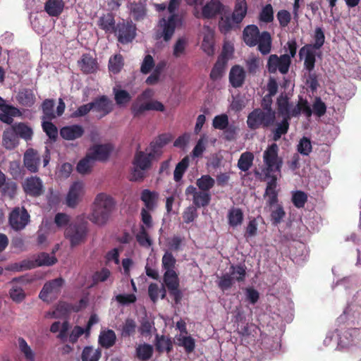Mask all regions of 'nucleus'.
<instances>
[{
    "label": "nucleus",
    "instance_id": "obj_22",
    "mask_svg": "<svg viewBox=\"0 0 361 361\" xmlns=\"http://www.w3.org/2000/svg\"><path fill=\"white\" fill-rule=\"evenodd\" d=\"M130 14L136 21L142 20L147 15L146 0L144 1H133L128 4Z\"/></svg>",
    "mask_w": 361,
    "mask_h": 361
},
{
    "label": "nucleus",
    "instance_id": "obj_39",
    "mask_svg": "<svg viewBox=\"0 0 361 361\" xmlns=\"http://www.w3.org/2000/svg\"><path fill=\"white\" fill-rule=\"evenodd\" d=\"M137 329V324L132 318H127L121 328V336L123 338H128L135 335Z\"/></svg>",
    "mask_w": 361,
    "mask_h": 361
},
{
    "label": "nucleus",
    "instance_id": "obj_42",
    "mask_svg": "<svg viewBox=\"0 0 361 361\" xmlns=\"http://www.w3.org/2000/svg\"><path fill=\"white\" fill-rule=\"evenodd\" d=\"M102 352L99 349H94L92 346H85L81 354L82 361H99Z\"/></svg>",
    "mask_w": 361,
    "mask_h": 361
},
{
    "label": "nucleus",
    "instance_id": "obj_37",
    "mask_svg": "<svg viewBox=\"0 0 361 361\" xmlns=\"http://www.w3.org/2000/svg\"><path fill=\"white\" fill-rule=\"evenodd\" d=\"M201 47L208 56L214 54V34L211 30L204 34Z\"/></svg>",
    "mask_w": 361,
    "mask_h": 361
},
{
    "label": "nucleus",
    "instance_id": "obj_26",
    "mask_svg": "<svg viewBox=\"0 0 361 361\" xmlns=\"http://www.w3.org/2000/svg\"><path fill=\"white\" fill-rule=\"evenodd\" d=\"M159 195L156 192L145 189L141 192V200L144 202L145 207L149 211H153L156 206Z\"/></svg>",
    "mask_w": 361,
    "mask_h": 361
},
{
    "label": "nucleus",
    "instance_id": "obj_1",
    "mask_svg": "<svg viewBox=\"0 0 361 361\" xmlns=\"http://www.w3.org/2000/svg\"><path fill=\"white\" fill-rule=\"evenodd\" d=\"M182 0H169L168 5L166 3L154 4V6L157 12L164 11L167 9L168 16H162L157 23L158 30L156 32L157 39H163L169 42L173 36L176 29L182 27L183 17L177 13Z\"/></svg>",
    "mask_w": 361,
    "mask_h": 361
},
{
    "label": "nucleus",
    "instance_id": "obj_41",
    "mask_svg": "<svg viewBox=\"0 0 361 361\" xmlns=\"http://www.w3.org/2000/svg\"><path fill=\"white\" fill-rule=\"evenodd\" d=\"M228 273L232 276L233 282L236 281L239 283L243 282L245 280L247 274L246 268L245 265L242 264H232L230 267Z\"/></svg>",
    "mask_w": 361,
    "mask_h": 361
},
{
    "label": "nucleus",
    "instance_id": "obj_40",
    "mask_svg": "<svg viewBox=\"0 0 361 361\" xmlns=\"http://www.w3.org/2000/svg\"><path fill=\"white\" fill-rule=\"evenodd\" d=\"M254 154L250 152H245L241 154L238 161V167L242 171H247L252 166Z\"/></svg>",
    "mask_w": 361,
    "mask_h": 361
},
{
    "label": "nucleus",
    "instance_id": "obj_24",
    "mask_svg": "<svg viewBox=\"0 0 361 361\" xmlns=\"http://www.w3.org/2000/svg\"><path fill=\"white\" fill-rule=\"evenodd\" d=\"M257 50L262 55H267L271 52L272 47V38L268 31H263L257 40Z\"/></svg>",
    "mask_w": 361,
    "mask_h": 361
},
{
    "label": "nucleus",
    "instance_id": "obj_38",
    "mask_svg": "<svg viewBox=\"0 0 361 361\" xmlns=\"http://www.w3.org/2000/svg\"><path fill=\"white\" fill-rule=\"evenodd\" d=\"M243 212L241 209L233 207L228 213V224L231 227H236L243 221Z\"/></svg>",
    "mask_w": 361,
    "mask_h": 361
},
{
    "label": "nucleus",
    "instance_id": "obj_52",
    "mask_svg": "<svg viewBox=\"0 0 361 361\" xmlns=\"http://www.w3.org/2000/svg\"><path fill=\"white\" fill-rule=\"evenodd\" d=\"M226 61L218 59L215 63L210 73V78L212 80H216L221 78L223 75L225 68Z\"/></svg>",
    "mask_w": 361,
    "mask_h": 361
},
{
    "label": "nucleus",
    "instance_id": "obj_3",
    "mask_svg": "<svg viewBox=\"0 0 361 361\" xmlns=\"http://www.w3.org/2000/svg\"><path fill=\"white\" fill-rule=\"evenodd\" d=\"M115 209L114 199L106 193L100 192L94 200L90 220L97 226H104L110 219Z\"/></svg>",
    "mask_w": 361,
    "mask_h": 361
},
{
    "label": "nucleus",
    "instance_id": "obj_4",
    "mask_svg": "<svg viewBox=\"0 0 361 361\" xmlns=\"http://www.w3.org/2000/svg\"><path fill=\"white\" fill-rule=\"evenodd\" d=\"M278 112L282 116L288 118L298 117L301 113H303L307 117L312 116V110L307 101L300 98L298 104L293 106L289 102L288 97L286 95H280L277 99Z\"/></svg>",
    "mask_w": 361,
    "mask_h": 361
},
{
    "label": "nucleus",
    "instance_id": "obj_60",
    "mask_svg": "<svg viewBox=\"0 0 361 361\" xmlns=\"http://www.w3.org/2000/svg\"><path fill=\"white\" fill-rule=\"evenodd\" d=\"M12 128L16 135H32V128L24 123H14Z\"/></svg>",
    "mask_w": 361,
    "mask_h": 361
},
{
    "label": "nucleus",
    "instance_id": "obj_35",
    "mask_svg": "<svg viewBox=\"0 0 361 361\" xmlns=\"http://www.w3.org/2000/svg\"><path fill=\"white\" fill-rule=\"evenodd\" d=\"M136 357L140 361L149 360L153 355V346L148 343L139 344L135 349Z\"/></svg>",
    "mask_w": 361,
    "mask_h": 361
},
{
    "label": "nucleus",
    "instance_id": "obj_51",
    "mask_svg": "<svg viewBox=\"0 0 361 361\" xmlns=\"http://www.w3.org/2000/svg\"><path fill=\"white\" fill-rule=\"evenodd\" d=\"M211 200V195L208 192L199 191L198 193L193 198V204L195 207H206Z\"/></svg>",
    "mask_w": 361,
    "mask_h": 361
},
{
    "label": "nucleus",
    "instance_id": "obj_17",
    "mask_svg": "<svg viewBox=\"0 0 361 361\" xmlns=\"http://www.w3.org/2000/svg\"><path fill=\"white\" fill-rule=\"evenodd\" d=\"M82 190L83 184L81 182H74L71 185L66 198V203L68 207H76L80 201Z\"/></svg>",
    "mask_w": 361,
    "mask_h": 361
},
{
    "label": "nucleus",
    "instance_id": "obj_31",
    "mask_svg": "<svg viewBox=\"0 0 361 361\" xmlns=\"http://www.w3.org/2000/svg\"><path fill=\"white\" fill-rule=\"evenodd\" d=\"M63 6V0H47L44 10L50 16L56 17L62 13Z\"/></svg>",
    "mask_w": 361,
    "mask_h": 361
},
{
    "label": "nucleus",
    "instance_id": "obj_12",
    "mask_svg": "<svg viewBox=\"0 0 361 361\" xmlns=\"http://www.w3.org/2000/svg\"><path fill=\"white\" fill-rule=\"evenodd\" d=\"M92 103V111L97 114V116L102 118L114 111L113 101L106 95H101L94 98Z\"/></svg>",
    "mask_w": 361,
    "mask_h": 361
},
{
    "label": "nucleus",
    "instance_id": "obj_47",
    "mask_svg": "<svg viewBox=\"0 0 361 361\" xmlns=\"http://www.w3.org/2000/svg\"><path fill=\"white\" fill-rule=\"evenodd\" d=\"M123 65V56L121 54H116L109 59V70L114 74H117L121 71Z\"/></svg>",
    "mask_w": 361,
    "mask_h": 361
},
{
    "label": "nucleus",
    "instance_id": "obj_36",
    "mask_svg": "<svg viewBox=\"0 0 361 361\" xmlns=\"http://www.w3.org/2000/svg\"><path fill=\"white\" fill-rule=\"evenodd\" d=\"M221 16L219 21V29L221 33L227 34L233 28L234 25L236 24L233 21V17L230 16V14L226 10L224 11Z\"/></svg>",
    "mask_w": 361,
    "mask_h": 361
},
{
    "label": "nucleus",
    "instance_id": "obj_49",
    "mask_svg": "<svg viewBox=\"0 0 361 361\" xmlns=\"http://www.w3.org/2000/svg\"><path fill=\"white\" fill-rule=\"evenodd\" d=\"M313 37L314 43L305 45L310 46L314 49H320L325 42V35L323 29L319 27H316Z\"/></svg>",
    "mask_w": 361,
    "mask_h": 361
},
{
    "label": "nucleus",
    "instance_id": "obj_27",
    "mask_svg": "<svg viewBox=\"0 0 361 361\" xmlns=\"http://www.w3.org/2000/svg\"><path fill=\"white\" fill-rule=\"evenodd\" d=\"M98 26L106 32H114L116 25L114 16L112 13H108L99 18Z\"/></svg>",
    "mask_w": 361,
    "mask_h": 361
},
{
    "label": "nucleus",
    "instance_id": "obj_9",
    "mask_svg": "<svg viewBox=\"0 0 361 361\" xmlns=\"http://www.w3.org/2000/svg\"><path fill=\"white\" fill-rule=\"evenodd\" d=\"M30 214L23 207H15L9 214L8 223L15 231H21L25 228L30 221Z\"/></svg>",
    "mask_w": 361,
    "mask_h": 361
},
{
    "label": "nucleus",
    "instance_id": "obj_20",
    "mask_svg": "<svg viewBox=\"0 0 361 361\" xmlns=\"http://www.w3.org/2000/svg\"><path fill=\"white\" fill-rule=\"evenodd\" d=\"M260 35L261 32L255 25H247L243 31V39L245 44L250 47L257 46Z\"/></svg>",
    "mask_w": 361,
    "mask_h": 361
},
{
    "label": "nucleus",
    "instance_id": "obj_59",
    "mask_svg": "<svg viewBox=\"0 0 361 361\" xmlns=\"http://www.w3.org/2000/svg\"><path fill=\"white\" fill-rule=\"evenodd\" d=\"M198 216L197 208L194 206H189L183 212V221L190 224L194 221Z\"/></svg>",
    "mask_w": 361,
    "mask_h": 361
},
{
    "label": "nucleus",
    "instance_id": "obj_43",
    "mask_svg": "<svg viewBox=\"0 0 361 361\" xmlns=\"http://www.w3.org/2000/svg\"><path fill=\"white\" fill-rule=\"evenodd\" d=\"M18 348L22 354H23L25 359L26 361H35V352L31 349L30 345H28L26 341L22 338L20 337L18 339Z\"/></svg>",
    "mask_w": 361,
    "mask_h": 361
},
{
    "label": "nucleus",
    "instance_id": "obj_29",
    "mask_svg": "<svg viewBox=\"0 0 361 361\" xmlns=\"http://www.w3.org/2000/svg\"><path fill=\"white\" fill-rule=\"evenodd\" d=\"M81 71L85 73H91L96 71L97 63L96 59L90 54H85L82 56L80 61H78Z\"/></svg>",
    "mask_w": 361,
    "mask_h": 361
},
{
    "label": "nucleus",
    "instance_id": "obj_55",
    "mask_svg": "<svg viewBox=\"0 0 361 361\" xmlns=\"http://www.w3.org/2000/svg\"><path fill=\"white\" fill-rule=\"evenodd\" d=\"M23 169L19 161H11L9 164L8 172L15 180L22 178L24 173Z\"/></svg>",
    "mask_w": 361,
    "mask_h": 361
},
{
    "label": "nucleus",
    "instance_id": "obj_56",
    "mask_svg": "<svg viewBox=\"0 0 361 361\" xmlns=\"http://www.w3.org/2000/svg\"><path fill=\"white\" fill-rule=\"evenodd\" d=\"M312 144L307 137H302L298 145V151L300 154L307 156L312 152Z\"/></svg>",
    "mask_w": 361,
    "mask_h": 361
},
{
    "label": "nucleus",
    "instance_id": "obj_15",
    "mask_svg": "<svg viewBox=\"0 0 361 361\" xmlns=\"http://www.w3.org/2000/svg\"><path fill=\"white\" fill-rule=\"evenodd\" d=\"M114 149V147L111 144H101V145H94L89 149L87 152L94 161H106L111 153Z\"/></svg>",
    "mask_w": 361,
    "mask_h": 361
},
{
    "label": "nucleus",
    "instance_id": "obj_7",
    "mask_svg": "<svg viewBox=\"0 0 361 361\" xmlns=\"http://www.w3.org/2000/svg\"><path fill=\"white\" fill-rule=\"evenodd\" d=\"M275 119V116L271 113H265L259 109L252 111L247 116V123L249 128L257 129L261 126L268 127L271 126Z\"/></svg>",
    "mask_w": 361,
    "mask_h": 361
},
{
    "label": "nucleus",
    "instance_id": "obj_18",
    "mask_svg": "<svg viewBox=\"0 0 361 361\" xmlns=\"http://www.w3.org/2000/svg\"><path fill=\"white\" fill-rule=\"evenodd\" d=\"M40 161L41 158L39 153L32 148H29L24 154V166L31 173L38 171Z\"/></svg>",
    "mask_w": 361,
    "mask_h": 361
},
{
    "label": "nucleus",
    "instance_id": "obj_6",
    "mask_svg": "<svg viewBox=\"0 0 361 361\" xmlns=\"http://www.w3.org/2000/svg\"><path fill=\"white\" fill-rule=\"evenodd\" d=\"M56 258L46 252L39 254L35 260L25 259L19 263H15L11 265V269L16 271L28 270L37 267L51 266L56 262Z\"/></svg>",
    "mask_w": 361,
    "mask_h": 361
},
{
    "label": "nucleus",
    "instance_id": "obj_19",
    "mask_svg": "<svg viewBox=\"0 0 361 361\" xmlns=\"http://www.w3.org/2000/svg\"><path fill=\"white\" fill-rule=\"evenodd\" d=\"M315 50L310 46H303L299 50V57L304 59V68L309 73L312 72L315 67L316 53Z\"/></svg>",
    "mask_w": 361,
    "mask_h": 361
},
{
    "label": "nucleus",
    "instance_id": "obj_2",
    "mask_svg": "<svg viewBox=\"0 0 361 361\" xmlns=\"http://www.w3.org/2000/svg\"><path fill=\"white\" fill-rule=\"evenodd\" d=\"M263 161L264 167L262 169L264 175L263 180H267V190L276 189L277 187V174L281 173L283 161L278 156V146L274 143L268 147L263 154Z\"/></svg>",
    "mask_w": 361,
    "mask_h": 361
},
{
    "label": "nucleus",
    "instance_id": "obj_44",
    "mask_svg": "<svg viewBox=\"0 0 361 361\" xmlns=\"http://www.w3.org/2000/svg\"><path fill=\"white\" fill-rule=\"evenodd\" d=\"M114 94L116 104L119 106H126L132 99L130 93L125 90L114 88Z\"/></svg>",
    "mask_w": 361,
    "mask_h": 361
},
{
    "label": "nucleus",
    "instance_id": "obj_61",
    "mask_svg": "<svg viewBox=\"0 0 361 361\" xmlns=\"http://www.w3.org/2000/svg\"><path fill=\"white\" fill-rule=\"evenodd\" d=\"M312 113L316 116L321 117L324 116L326 111V106L320 97H317L312 105Z\"/></svg>",
    "mask_w": 361,
    "mask_h": 361
},
{
    "label": "nucleus",
    "instance_id": "obj_16",
    "mask_svg": "<svg viewBox=\"0 0 361 361\" xmlns=\"http://www.w3.org/2000/svg\"><path fill=\"white\" fill-rule=\"evenodd\" d=\"M225 6L221 0H210L202 8V17L204 19H213L223 13Z\"/></svg>",
    "mask_w": 361,
    "mask_h": 361
},
{
    "label": "nucleus",
    "instance_id": "obj_10",
    "mask_svg": "<svg viewBox=\"0 0 361 361\" xmlns=\"http://www.w3.org/2000/svg\"><path fill=\"white\" fill-rule=\"evenodd\" d=\"M136 27L131 22H119L116 25V30L114 33L117 35L118 41L126 44L131 42L136 35Z\"/></svg>",
    "mask_w": 361,
    "mask_h": 361
},
{
    "label": "nucleus",
    "instance_id": "obj_57",
    "mask_svg": "<svg viewBox=\"0 0 361 361\" xmlns=\"http://www.w3.org/2000/svg\"><path fill=\"white\" fill-rule=\"evenodd\" d=\"M176 260L172 253L166 252L162 257V267L166 271H174Z\"/></svg>",
    "mask_w": 361,
    "mask_h": 361
},
{
    "label": "nucleus",
    "instance_id": "obj_62",
    "mask_svg": "<svg viewBox=\"0 0 361 361\" xmlns=\"http://www.w3.org/2000/svg\"><path fill=\"white\" fill-rule=\"evenodd\" d=\"M259 20L264 23H271L274 20V11L271 4H267L259 14Z\"/></svg>",
    "mask_w": 361,
    "mask_h": 361
},
{
    "label": "nucleus",
    "instance_id": "obj_64",
    "mask_svg": "<svg viewBox=\"0 0 361 361\" xmlns=\"http://www.w3.org/2000/svg\"><path fill=\"white\" fill-rule=\"evenodd\" d=\"M11 298L16 303L21 302L25 298L23 289L18 286H13L9 290Z\"/></svg>",
    "mask_w": 361,
    "mask_h": 361
},
{
    "label": "nucleus",
    "instance_id": "obj_63",
    "mask_svg": "<svg viewBox=\"0 0 361 361\" xmlns=\"http://www.w3.org/2000/svg\"><path fill=\"white\" fill-rule=\"evenodd\" d=\"M286 213L283 208L281 205H278L276 208L271 213V221L272 224L277 226L279 224L284 218Z\"/></svg>",
    "mask_w": 361,
    "mask_h": 361
},
{
    "label": "nucleus",
    "instance_id": "obj_30",
    "mask_svg": "<svg viewBox=\"0 0 361 361\" xmlns=\"http://www.w3.org/2000/svg\"><path fill=\"white\" fill-rule=\"evenodd\" d=\"M247 3L245 0H238L235 5L234 11L231 15L233 21L238 25L240 23L247 13Z\"/></svg>",
    "mask_w": 361,
    "mask_h": 361
},
{
    "label": "nucleus",
    "instance_id": "obj_54",
    "mask_svg": "<svg viewBox=\"0 0 361 361\" xmlns=\"http://www.w3.org/2000/svg\"><path fill=\"white\" fill-rule=\"evenodd\" d=\"M307 201V195L303 191L297 190L292 195V202L297 208L304 207Z\"/></svg>",
    "mask_w": 361,
    "mask_h": 361
},
{
    "label": "nucleus",
    "instance_id": "obj_8",
    "mask_svg": "<svg viewBox=\"0 0 361 361\" xmlns=\"http://www.w3.org/2000/svg\"><path fill=\"white\" fill-rule=\"evenodd\" d=\"M291 63L290 56L288 54H283L278 56L276 54L269 56L267 61V69L270 73H275L279 71L282 74L288 72Z\"/></svg>",
    "mask_w": 361,
    "mask_h": 361
},
{
    "label": "nucleus",
    "instance_id": "obj_58",
    "mask_svg": "<svg viewBox=\"0 0 361 361\" xmlns=\"http://www.w3.org/2000/svg\"><path fill=\"white\" fill-rule=\"evenodd\" d=\"M233 283L232 276L229 273H226L220 277L218 286L221 290L224 291L230 289Z\"/></svg>",
    "mask_w": 361,
    "mask_h": 361
},
{
    "label": "nucleus",
    "instance_id": "obj_34",
    "mask_svg": "<svg viewBox=\"0 0 361 361\" xmlns=\"http://www.w3.org/2000/svg\"><path fill=\"white\" fill-rule=\"evenodd\" d=\"M94 163L91 156L87 153L85 157L78 163L76 170L80 174H89L92 172Z\"/></svg>",
    "mask_w": 361,
    "mask_h": 361
},
{
    "label": "nucleus",
    "instance_id": "obj_32",
    "mask_svg": "<svg viewBox=\"0 0 361 361\" xmlns=\"http://www.w3.org/2000/svg\"><path fill=\"white\" fill-rule=\"evenodd\" d=\"M116 334L111 329L102 331L99 336V343L102 347L105 348L112 347L116 343Z\"/></svg>",
    "mask_w": 361,
    "mask_h": 361
},
{
    "label": "nucleus",
    "instance_id": "obj_11",
    "mask_svg": "<svg viewBox=\"0 0 361 361\" xmlns=\"http://www.w3.org/2000/svg\"><path fill=\"white\" fill-rule=\"evenodd\" d=\"M142 101H138L137 99L132 104L130 111L133 117L141 116L146 111H157L163 112L165 110L164 104L159 101H149L142 103Z\"/></svg>",
    "mask_w": 361,
    "mask_h": 361
},
{
    "label": "nucleus",
    "instance_id": "obj_21",
    "mask_svg": "<svg viewBox=\"0 0 361 361\" xmlns=\"http://www.w3.org/2000/svg\"><path fill=\"white\" fill-rule=\"evenodd\" d=\"M245 72L239 65L233 66L229 73V82L235 88L240 87L244 84Z\"/></svg>",
    "mask_w": 361,
    "mask_h": 361
},
{
    "label": "nucleus",
    "instance_id": "obj_28",
    "mask_svg": "<svg viewBox=\"0 0 361 361\" xmlns=\"http://www.w3.org/2000/svg\"><path fill=\"white\" fill-rule=\"evenodd\" d=\"M153 159L149 154L142 151L137 152L135 154L133 165L141 169H148L151 167Z\"/></svg>",
    "mask_w": 361,
    "mask_h": 361
},
{
    "label": "nucleus",
    "instance_id": "obj_13",
    "mask_svg": "<svg viewBox=\"0 0 361 361\" xmlns=\"http://www.w3.org/2000/svg\"><path fill=\"white\" fill-rule=\"evenodd\" d=\"M64 281L61 278H57L47 282L39 293V297L44 301H49L55 297L61 291Z\"/></svg>",
    "mask_w": 361,
    "mask_h": 361
},
{
    "label": "nucleus",
    "instance_id": "obj_33",
    "mask_svg": "<svg viewBox=\"0 0 361 361\" xmlns=\"http://www.w3.org/2000/svg\"><path fill=\"white\" fill-rule=\"evenodd\" d=\"M158 140L152 141L149 146L146 149V152L149 154L153 159L159 158L162 154V148L167 143L166 140L159 137Z\"/></svg>",
    "mask_w": 361,
    "mask_h": 361
},
{
    "label": "nucleus",
    "instance_id": "obj_48",
    "mask_svg": "<svg viewBox=\"0 0 361 361\" xmlns=\"http://www.w3.org/2000/svg\"><path fill=\"white\" fill-rule=\"evenodd\" d=\"M54 99H46L42 104L43 113V119L51 120L56 117L54 111Z\"/></svg>",
    "mask_w": 361,
    "mask_h": 361
},
{
    "label": "nucleus",
    "instance_id": "obj_23",
    "mask_svg": "<svg viewBox=\"0 0 361 361\" xmlns=\"http://www.w3.org/2000/svg\"><path fill=\"white\" fill-rule=\"evenodd\" d=\"M16 99L21 106L25 107H32L36 102L33 90L27 88L20 90L16 96Z\"/></svg>",
    "mask_w": 361,
    "mask_h": 361
},
{
    "label": "nucleus",
    "instance_id": "obj_5",
    "mask_svg": "<svg viewBox=\"0 0 361 361\" xmlns=\"http://www.w3.org/2000/svg\"><path fill=\"white\" fill-rule=\"evenodd\" d=\"M88 231V222L83 219L78 218L66 227L64 235L73 247L85 243Z\"/></svg>",
    "mask_w": 361,
    "mask_h": 361
},
{
    "label": "nucleus",
    "instance_id": "obj_45",
    "mask_svg": "<svg viewBox=\"0 0 361 361\" xmlns=\"http://www.w3.org/2000/svg\"><path fill=\"white\" fill-rule=\"evenodd\" d=\"M189 157L186 156L176 165L173 172V178L176 182H178L182 179L184 173L189 166Z\"/></svg>",
    "mask_w": 361,
    "mask_h": 361
},
{
    "label": "nucleus",
    "instance_id": "obj_14",
    "mask_svg": "<svg viewBox=\"0 0 361 361\" xmlns=\"http://www.w3.org/2000/svg\"><path fill=\"white\" fill-rule=\"evenodd\" d=\"M24 192L31 197H39L44 192L42 181L39 177L27 178L23 184Z\"/></svg>",
    "mask_w": 361,
    "mask_h": 361
},
{
    "label": "nucleus",
    "instance_id": "obj_46",
    "mask_svg": "<svg viewBox=\"0 0 361 361\" xmlns=\"http://www.w3.org/2000/svg\"><path fill=\"white\" fill-rule=\"evenodd\" d=\"M164 282L168 289H175L176 287H179V279L175 271H165Z\"/></svg>",
    "mask_w": 361,
    "mask_h": 361
},
{
    "label": "nucleus",
    "instance_id": "obj_25",
    "mask_svg": "<svg viewBox=\"0 0 361 361\" xmlns=\"http://www.w3.org/2000/svg\"><path fill=\"white\" fill-rule=\"evenodd\" d=\"M173 343L171 338L164 335L159 336V334H156L155 349L159 354L164 351L167 353H171L173 350Z\"/></svg>",
    "mask_w": 361,
    "mask_h": 361
},
{
    "label": "nucleus",
    "instance_id": "obj_50",
    "mask_svg": "<svg viewBox=\"0 0 361 361\" xmlns=\"http://www.w3.org/2000/svg\"><path fill=\"white\" fill-rule=\"evenodd\" d=\"M196 184L200 190L208 192L214 187L215 180L209 175H204L197 180Z\"/></svg>",
    "mask_w": 361,
    "mask_h": 361
},
{
    "label": "nucleus",
    "instance_id": "obj_53",
    "mask_svg": "<svg viewBox=\"0 0 361 361\" xmlns=\"http://www.w3.org/2000/svg\"><path fill=\"white\" fill-rule=\"evenodd\" d=\"M228 124V116L225 114L214 116L212 121V126L218 130L226 129Z\"/></svg>",
    "mask_w": 361,
    "mask_h": 361
}]
</instances>
